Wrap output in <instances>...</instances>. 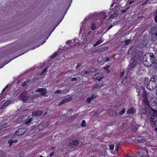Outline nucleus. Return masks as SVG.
I'll return each instance as SVG.
<instances>
[{
    "mask_svg": "<svg viewBox=\"0 0 157 157\" xmlns=\"http://www.w3.org/2000/svg\"><path fill=\"white\" fill-rule=\"evenodd\" d=\"M157 87V75H153L148 83L147 88L150 90H152Z\"/></svg>",
    "mask_w": 157,
    "mask_h": 157,
    "instance_id": "f257e3e1",
    "label": "nucleus"
},
{
    "mask_svg": "<svg viewBox=\"0 0 157 157\" xmlns=\"http://www.w3.org/2000/svg\"><path fill=\"white\" fill-rule=\"evenodd\" d=\"M147 59L152 63V64H155L157 66V60L155 59L154 54L151 53H147L144 56V59Z\"/></svg>",
    "mask_w": 157,
    "mask_h": 157,
    "instance_id": "f03ea898",
    "label": "nucleus"
},
{
    "mask_svg": "<svg viewBox=\"0 0 157 157\" xmlns=\"http://www.w3.org/2000/svg\"><path fill=\"white\" fill-rule=\"evenodd\" d=\"M151 39L152 41L157 42V26H155L152 28L150 31Z\"/></svg>",
    "mask_w": 157,
    "mask_h": 157,
    "instance_id": "7ed1b4c3",
    "label": "nucleus"
},
{
    "mask_svg": "<svg viewBox=\"0 0 157 157\" xmlns=\"http://www.w3.org/2000/svg\"><path fill=\"white\" fill-rule=\"evenodd\" d=\"M139 61L136 60L134 58L132 57L130 60V62L128 65L129 69H132L135 67Z\"/></svg>",
    "mask_w": 157,
    "mask_h": 157,
    "instance_id": "20e7f679",
    "label": "nucleus"
},
{
    "mask_svg": "<svg viewBox=\"0 0 157 157\" xmlns=\"http://www.w3.org/2000/svg\"><path fill=\"white\" fill-rule=\"evenodd\" d=\"M20 99L24 102H25L28 99V97L27 95V94L25 92H22L19 96Z\"/></svg>",
    "mask_w": 157,
    "mask_h": 157,
    "instance_id": "39448f33",
    "label": "nucleus"
},
{
    "mask_svg": "<svg viewBox=\"0 0 157 157\" xmlns=\"http://www.w3.org/2000/svg\"><path fill=\"white\" fill-rule=\"evenodd\" d=\"M143 101L146 105H148L149 104L148 99L147 98V93L145 92L142 94Z\"/></svg>",
    "mask_w": 157,
    "mask_h": 157,
    "instance_id": "423d86ee",
    "label": "nucleus"
},
{
    "mask_svg": "<svg viewBox=\"0 0 157 157\" xmlns=\"http://www.w3.org/2000/svg\"><path fill=\"white\" fill-rule=\"evenodd\" d=\"M79 143L78 140L72 141L71 142L69 143L68 146L71 147H74L77 146Z\"/></svg>",
    "mask_w": 157,
    "mask_h": 157,
    "instance_id": "0eeeda50",
    "label": "nucleus"
},
{
    "mask_svg": "<svg viewBox=\"0 0 157 157\" xmlns=\"http://www.w3.org/2000/svg\"><path fill=\"white\" fill-rule=\"evenodd\" d=\"M26 131L24 128H19L17 130H16L15 134L17 136H20L24 134Z\"/></svg>",
    "mask_w": 157,
    "mask_h": 157,
    "instance_id": "6e6552de",
    "label": "nucleus"
},
{
    "mask_svg": "<svg viewBox=\"0 0 157 157\" xmlns=\"http://www.w3.org/2000/svg\"><path fill=\"white\" fill-rule=\"evenodd\" d=\"M36 91L37 92H39L40 93V94L42 96H44L47 93V90L44 88H39L37 89Z\"/></svg>",
    "mask_w": 157,
    "mask_h": 157,
    "instance_id": "1a4fd4ad",
    "label": "nucleus"
},
{
    "mask_svg": "<svg viewBox=\"0 0 157 157\" xmlns=\"http://www.w3.org/2000/svg\"><path fill=\"white\" fill-rule=\"evenodd\" d=\"M141 56L142 53L141 52H139L138 53H136L135 55L132 56V57L135 59L136 60L139 61Z\"/></svg>",
    "mask_w": 157,
    "mask_h": 157,
    "instance_id": "9d476101",
    "label": "nucleus"
},
{
    "mask_svg": "<svg viewBox=\"0 0 157 157\" xmlns=\"http://www.w3.org/2000/svg\"><path fill=\"white\" fill-rule=\"evenodd\" d=\"M43 113L42 111H35L32 113V116L34 117L40 116Z\"/></svg>",
    "mask_w": 157,
    "mask_h": 157,
    "instance_id": "9b49d317",
    "label": "nucleus"
},
{
    "mask_svg": "<svg viewBox=\"0 0 157 157\" xmlns=\"http://www.w3.org/2000/svg\"><path fill=\"white\" fill-rule=\"evenodd\" d=\"M71 100V98H67L63 99L59 104V105L60 106L65 103L70 101Z\"/></svg>",
    "mask_w": 157,
    "mask_h": 157,
    "instance_id": "f8f14e48",
    "label": "nucleus"
},
{
    "mask_svg": "<svg viewBox=\"0 0 157 157\" xmlns=\"http://www.w3.org/2000/svg\"><path fill=\"white\" fill-rule=\"evenodd\" d=\"M143 64L146 67H149L152 65V63L151 61H148L147 59H144V57L143 58Z\"/></svg>",
    "mask_w": 157,
    "mask_h": 157,
    "instance_id": "ddd939ff",
    "label": "nucleus"
},
{
    "mask_svg": "<svg viewBox=\"0 0 157 157\" xmlns=\"http://www.w3.org/2000/svg\"><path fill=\"white\" fill-rule=\"evenodd\" d=\"M136 112V110L133 107H132L126 111V113L127 114H134Z\"/></svg>",
    "mask_w": 157,
    "mask_h": 157,
    "instance_id": "4468645a",
    "label": "nucleus"
},
{
    "mask_svg": "<svg viewBox=\"0 0 157 157\" xmlns=\"http://www.w3.org/2000/svg\"><path fill=\"white\" fill-rule=\"evenodd\" d=\"M103 78V76H101L99 74H97L93 76V78L94 79L98 80L99 82L100 81L101 79Z\"/></svg>",
    "mask_w": 157,
    "mask_h": 157,
    "instance_id": "2eb2a0df",
    "label": "nucleus"
},
{
    "mask_svg": "<svg viewBox=\"0 0 157 157\" xmlns=\"http://www.w3.org/2000/svg\"><path fill=\"white\" fill-rule=\"evenodd\" d=\"M66 43L68 45L69 44L70 47L71 48L77 45L76 43L75 40H74L72 43V41L68 40L66 42Z\"/></svg>",
    "mask_w": 157,
    "mask_h": 157,
    "instance_id": "dca6fc26",
    "label": "nucleus"
},
{
    "mask_svg": "<svg viewBox=\"0 0 157 157\" xmlns=\"http://www.w3.org/2000/svg\"><path fill=\"white\" fill-rule=\"evenodd\" d=\"M137 141L138 143H137L138 146H139L140 147H142L141 146H140V144L143 143L144 141L143 138L141 137H140L137 139Z\"/></svg>",
    "mask_w": 157,
    "mask_h": 157,
    "instance_id": "f3484780",
    "label": "nucleus"
},
{
    "mask_svg": "<svg viewBox=\"0 0 157 157\" xmlns=\"http://www.w3.org/2000/svg\"><path fill=\"white\" fill-rule=\"evenodd\" d=\"M17 140H13L12 139L9 140L8 141V143L9 144L10 147L11 146L13 143H17Z\"/></svg>",
    "mask_w": 157,
    "mask_h": 157,
    "instance_id": "a211bd4d",
    "label": "nucleus"
},
{
    "mask_svg": "<svg viewBox=\"0 0 157 157\" xmlns=\"http://www.w3.org/2000/svg\"><path fill=\"white\" fill-rule=\"evenodd\" d=\"M17 121L19 122L25 123L26 121V119L25 118V117H21L18 119Z\"/></svg>",
    "mask_w": 157,
    "mask_h": 157,
    "instance_id": "6ab92c4d",
    "label": "nucleus"
},
{
    "mask_svg": "<svg viewBox=\"0 0 157 157\" xmlns=\"http://www.w3.org/2000/svg\"><path fill=\"white\" fill-rule=\"evenodd\" d=\"M103 42V40H102L101 39L99 40H98L96 43L94 45V47H96L101 44Z\"/></svg>",
    "mask_w": 157,
    "mask_h": 157,
    "instance_id": "aec40b11",
    "label": "nucleus"
},
{
    "mask_svg": "<svg viewBox=\"0 0 157 157\" xmlns=\"http://www.w3.org/2000/svg\"><path fill=\"white\" fill-rule=\"evenodd\" d=\"M33 120V118L32 117H30L29 119V117L28 118H26V121L25 122V124H27L29 123Z\"/></svg>",
    "mask_w": 157,
    "mask_h": 157,
    "instance_id": "412c9836",
    "label": "nucleus"
},
{
    "mask_svg": "<svg viewBox=\"0 0 157 157\" xmlns=\"http://www.w3.org/2000/svg\"><path fill=\"white\" fill-rule=\"evenodd\" d=\"M89 73L90 71L89 70H86L82 72V75L84 76H85L86 75L88 76V75H86V74H89Z\"/></svg>",
    "mask_w": 157,
    "mask_h": 157,
    "instance_id": "4be33fe9",
    "label": "nucleus"
},
{
    "mask_svg": "<svg viewBox=\"0 0 157 157\" xmlns=\"http://www.w3.org/2000/svg\"><path fill=\"white\" fill-rule=\"evenodd\" d=\"M96 28V24L95 23H92L90 29L92 30L95 29Z\"/></svg>",
    "mask_w": 157,
    "mask_h": 157,
    "instance_id": "5701e85b",
    "label": "nucleus"
},
{
    "mask_svg": "<svg viewBox=\"0 0 157 157\" xmlns=\"http://www.w3.org/2000/svg\"><path fill=\"white\" fill-rule=\"evenodd\" d=\"M155 117L153 115L149 118V120L151 123H152L154 122L155 119Z\"/></svg>",
    "mask_w": 157,
    "mask_h": 157,
    "instance_id": "b1692460",
    "label": "nucleus"
},
{
    "mask_svg": "<svg viewBox=\"0 0 157 157\" xmlns=\"http://www.w3.org/2000/svg\"><path fill=\"white\" fill-rule=\"evenodd\" d=\"M153 115L155 117H157V110L154 109H152Z\"/></svg>",
    "mask_w": 157,
    "mask_h": 157,
    "instance_id": "393cba45",
    "label": "nucleus"
},
{
    "mask_svg": "<svg viewBox=\"0 0 157 157\" xmlns=\"http://www.w3.org/2000/svg\"><path fill=\"white\" fill-rule=\"evenodd\" d=\"M29 81L26 80L23 82L21 84V85L22 86H26L29 83Z\"/></svg>",
    "mask_w": 157,
    "mask_h": 157,
    "instance_id": "a878e982",
    "label": "nucleus"
},
{
    "mask_svg": "<svg viewBox=\"0 0 157 157\" xmlns=\"http://www.w3.org/2000/svg\"><path fill=\"white\" fill-rule=\"evenodd\" d=\"M125 111V110L124 108H123L122 110L119 112V115H121L124 114Z\"/></svg>",
    "mask_w": 157,
    "mask_h": 157,
    "instance_id": "bb28decb",
    "label": "nucleus"
},
{
    "mask_svg": "<svg viewBox=\"0 0 157 157\" xmlns=\"http://www.w3.org/2000/svg\"><path fill=\"white\" fill-rule=\"evenodd\" d=\"M154 127L155 128V130L157 131V119L154 121Z\"/></svg>",
    "mask_w": 157,
    "mask_h": 157,
    "instance_id": "cd10ccee",
    "label": "nucleus"
},
{
    "mask_svg": "<svg viewBox=\"0 0 157 157\" xmlns=\"http://www.w3.org/2000/svg\"><path fill=\"white\" fill-rule=\"evenodd\" d=\"M110 67L109 65H108L105 66L104 69L107 71V73H109L110 72V71L109 69V68Z\"/></svg>",
    "mask_w": 157,
    "mask_h": 157,
    "instance_id": "c85d7f7f",
    "label": "nucleus"
},
{
    "mask_svg": "<svg viewBox=\"0 0 157 157\" xmlns=\"http://www.w3.org/2000/svg\"><path fill=\"white\" fill-rule=\"evenodd\" d=\"M86 126V121L84 120H83L82 121V123L81 124V126L82 127H84Z\"/></svg>",
    "mask_w": 157,
    "mask_h": 157,
    "instance_id": "c756f323",
    "label": "nucleus"
},
{
    "mask_svg": "<svg viewBox=\"0 0 157 157\" xmlns=\"http://www.w3.org/2000/svg\"><path fill=\"white\" fill-rule=\"evenodd\" d=\"M48 68V67H46V68H44L43 70L41 72L40 74V75H43V74H44Z\"/></svg>",
    "mask_w": 157,
    "mask_h": 157,
    "instance_id": "7c9ffc66",
    "label": "nucleus"
},
{
    "mask_svg": "<svg viewBox=\"0 0 157 157\" xmlns=\"http://www.w3.org/2000/svg\"><path fill=\"white\" fill-rule=\"evenodd\" d=\"M57 55V52H55L51 56L50 58H53L55 57Z\"/></svg>",
    "mask_w": 157,
    "mask_h": 157,
    "instance_id": "2f4dec72",
    "label": "nucleus"
},
{
    "mask_svg": "<svg viewBox=\"0 0 157 157\" xmlns=\"http://www.w3.org/2000/svg\"><path fill=\"white\" fill-rule=\"evenodd\" d=\"M152 104L153 106H155L156 107H157V99L152 102Z\"/></svg>",
    "mask_w": 157,
    "mask_h": 157,
    "instance_id": "473e14b6",
    "label": "nucleus"
},
{
    "mask_svg": "<svg viewBox=\"0 0 157 157\" xmlns=\"http://www.w3.org/2000/svg\"><path fill=\"white\" fill-rule=\"evenodd\" d=\"M92 100V99L90 97L87 98L86 101L88 103H90Z\"/></svg>",
    "mask_w": 157,
    "mask_h": 157,
    "instance_id": "72a5a7b5",
    "label": "nucleus"
},
{
    "mask_svg": "<svg viewBox=\"0 0 157 157\" xmlns=\"http://www.w3.org/2000/svg\"><path fill=\"white\" fill-rule=\"evenodd\" d=\"M55 154V151H53L51 153L50 155L49 156H48V157H51L52 156L54 155Z\"/></svg>",
    "mask_w": 157,
    "mask_h": 157,
    "instance_id": "f704fd0d",
    "label": "nucleus"
},
{
    "mask_svg": "<svg viewBox=\"0 0 157 157\" xmlns=\"http://www.w3.org/2000/svg\"><path fill=\"white\" fill-rule=\"evenodd\" d=\"M114 147V146L113 144H111L109 145V148L111 150L113 149Z\"/></svg>",
    "mask_w": 157,
    "mask_h": 157,
    "instance_id": "c9c22d12",
    "label": "nucleus"
},
{
    "mask_svg": "<svg viewBox=\"0 0 157 157\" xmlns=\"http://www.w3.org/2000/svg\"><path fill=\"white\" fill-rule=\"evenodd\" d=\"M124 74V72L123 71H121L120 73V77L122 78Z\"/></svg>",
    "mask_w": 157,
    "mask_h": 157,
    "instance_id": "e433bc0d",
    "label": "nucleus"
},
{
    "mask_svg": "<svg viewBox=\"0 0 157 157\" xmlns=\"http://www.w3.org/2000/svg\"><path fill=\"white\" fill-rule=\"evenodd\" d=\"M130 41V40H125V43L127 45H128L129 44Z\"/></svg>",
    "mask_w": 157,
    "mask_h": 157,
    "instance_id": "4c0bfd02",
    "label": "nucleus"
},
{
    "mask_svg": "<svg viewBox=\"0 0 157 157\" xmlns=\"http://www.w3.org/2000/svg\"><path fill=\"white\" fill-rule=\"evenodd\" d=\"M129 7L127 8L126 10L125 9H123L121 11V12L122 13H125L126 11V10L128 9Z\"/></svg>",
    "mask_w": 157,
    "mask_h": 157,
    "instance_id": "58836bf2",
    "label": "nucleus"
},
{
    "mask_svg": "<svg viewBox=\"0 0 157 157\" xmlns=\"http://www.w3.org/2000/svg\"><path fill=\"white\" fill-rule=\"evenodd\" d=\"M109 59H110V58L109 57H108L105 58L104 59V61L105 62H106L108 61H109Z\"/></svg>",
    "mask_w": 157,
    "mask_h": 157,
    "instance_id": "ea45409f",
    "label": "nucleus"
},
{
    "mask_svg": "<svg viewBox=\"0 0 157 157\" xmlns=\"http://www.w3.org/2000/svg\"><path fill=\"white\" fill-rule=\"evenodd\" d=\"M61 90H57L55 92V94H59L60 93H61Z\"/></svg>",
    "mask_w": 157,
    "mask_h": 157,
    "instance_id": "a19ab883",
    "label": "nucleus"
},
{
    "mask_svg": "<svg viewBox=\"0 0 157 157\" xmlns=\"http://www.w3.org/2000/svg\"><path fill=\"white\" fill-rule=\"evenodd\" d=\"M156 15L155 17V22L157 23V11L156 12Z\"/></svg>",
    "mask_w": 157,
    "mask_h": 157,
    "instance_id": "79ce46f5",
    "label": "nucleus"
},
{
    "mask_svg": "<svg viewBox=\"0 0 157 157\" xmlns=\"http://www.w3.org/2000/svg\"><path fill=\"white\" fill-rule=\"evenodd\" d=\"M115 14H112L111 15L110 18H109V19H111V18H112V19H114V18L115 17Z\"/></svg>",
    "mask_w": 157,
    "mask_h": 157,
    "instance_id": "37998d69",
    "label": "nucleus"
},
{
    "mask_svg": "<svg viewBox=\"0 0 157 157\" xmlns=\"http://www.w3.org/2000/svg\"><path fill=\"white\" fill-rule=\"evenodd\" d=\"M90 97L91 98L92 100H93L96 97L95 96V95L94 94H92L91 96Z\"/></svg>",
    "mask_w": 157,
    "mask_h": 157,
    "instance_id": "c03bdc74",
    "label": "nucleus"
},
{
    "mask_svg": "<svg viewBox=\"0 0 157 157\" xmlns=\"http://www.w3.org/2000/svg\"><path fill=\"white\" fill-rule=\"evenodd\" d=\"M8 101H6V102H5L3 105L2 106V107H3V106H6L8 105Z\"/></svg>",
    "mask_w": 157,
    "mask_h": 157,
    "instance_id": "a18cd8bd",
    "label": "nucleus"
},
{
    "mask_svg": "<svg viewBox=\"0 0 157 157\" xmlns=\"http://www.w3.org/2000/svg\"><path fill=\"white\" fill-rule=\"evenodd\" d=\"M119 144H117L116 146V147H115V150H116V151H118L119 149Z\"/></svg>",
    "mask_w": 157,
    "mask_h": 157,
    "instance_id": "49530a36",
    "label": "nucleus"
},
{
    "mask_svg": "<svg viewBox=\"0 0 157 157\" xmlns=\"http://www.w3.org/2000/svg\"><path fill=\"white\" fill-rule=\"evenodd\" d=\"M77 80V78H71V81H76Z\"/></svg>",
    "mask_w": 157,
    "mask_h": 157,
    "instance_id": "de8ad7c7",
    "label": "nucleus"
},
{
    "mask_svg": "<svg viewBox=\"0 0 157 157\" xmlns=\"http://www.w3.org/2000/svg\"><path fill=\"white\" fill-rule=\"evenodd\" d=\"M81 65V63H78L77 64V66H76V69L78 68Z\"/></svg>",
    "mask_w": 157,
    "mask_h": 157,
    "instance_id": "09e8293b",
    "label": "nucleus"
},
{
    "mask_svg": "<svg viewBox=\"0 0 157 157\" xmlns=\"http://www.w3.org/2000/svg\"><path fill=\"white\" fill-rule=\"evenodd\" d=\"M40 127H43V126L41 124H39L38 126V128L39 130H40Z\"/></svg>",
    "mask_w": 157,
    "mask_h": 157,
    "instance_id": "8fccbe9b",
    "label": "nucleus"
},
{
    "mask_svg": "<svg viewBox=\"0 0 157 157\" xmlns=\"http://www.w3.org/2000/svg\"><path fill=\"white\" fill-rule=\"evenodd\" d=\"M113 27V25H111L109 26L108 29H107V30H109L110 29H111Z\"/></svg>",
    "mask_w": 157,
    "mask_h": 157,
    "instance_id": "3c124183",
    "label": "nucleus"
},
{
    "mask_svg": "<svg viewBox=\"0 0 157 157\" xmlns=\"http://www.w3.org/2000/svg\"><path fill=\"white\" fill-rule=\"evenodd\" d=\"M134 2V1H130L129 2V4H131Z\"/></svg>",
    "mask_w": 157,
    "mask_h": 157,
    "instance_id": "603ef678",
    "label": "nucleus"
},
{
    "mask_svg": "<svg viewBox=\"0 0 157 157\" xmlns=\"http://www.w3.org/2000/svg\"><path fill=\"white\" fill-rule=\"evenodd\" d=\"M125 157H132V156L131 155H128V154Z\"/></svg>",
    "mask_w": 157,
    "mask_h": 157,
    "instance_id": "864d4df0",
    "label": "nucleus"
},
{
    "mask_svg": "<svg viewBox=\"0 0 157 157\" xmlns=\"http://www.w3.org/2000/svg\"><path fill=\"white\" fill-rule=\"evenodd\" d=\"M56 148V147H51V150H54L55 148Z\"/></svg>",
    "mask_w": 157,
    "mask_h": 157,
    "instance_id": "5fc2aeb1",
    "label": "nucleus"
},
{
    "mask_svg": "<svg viewBox=\"0 0 157 157\" xmlns=\"http://www.w3.org/2000/svg\"><path fill=\"white\" fill-rule=\"evenodd\" d=\"M98 85L97 84H96L94 86V87L95 88H96L98 87Z\"/></svg>",
    "mask_w": 157,
    "mask_h": 157,
    "instance_id": "6e6d98bb",
    "label": "nucleus"
},
{
    "mask_svg": "<svg viewBox=\"0 0 157 157\" xmlns=\"http://www.w3.org/2000/svg\"><path fill=\"white\" fill-rule=\"evenodd\" d=\"M106 18V17H103V20H105V19Z\"/></svg>",
    "mask_w": 157,
    "mask_h": 157,
    "instance_id": "4d7b16f0",
    "label": "nucleus"
},
{
    "mask_svg": "<svg viewBox=\"0 0 157 157\" xmlns=\"http://www.w3.org/2000/svg\"><path fill=\"white\" fill-rule=\"evenodd\" d=\"M7 86H6V87H5V88H4V89L3 90H2V91H3H3H4L5 90V89L6 88V87H7Z\"/></svg>",
    "mask_w": 157,
    "mask_h": 157,
    "instance_id": "13d9d810",
    "label": "nucleus"
},
{
    "mask_svg": "<svg viewBox=\"0 0 157 157\" xmlns=\"http://www.w3.org/2000/svg\"><path fill=\"white\" fill-rule=\"evenodd\" d=\"M39 157H43V156L42 155H40Z\"/></svg>",
    "mask_w": 157,
    "mask_h": 157,
    "instance_id": "bf43d9fd",
    "label": "nucleus"
},
{
    "mask_svg": "<svg viewBox=\"0 0 157 157\" xmlns=\"http://www.w3.org/2000/svg\"><path fill=\"white\" fill-rule=\"evenodd\" d=\"M113 3L112 4V5H111V7L112 6H113Z\"/></svg>",
    "mask_w": 157,
    "mask_h": 157,
    "instance_id": "052dcab7",
    "label": "nucleus"
},
{
    "mask_svg": "<svg viewBox=\"0 0 157 157\" xmlns=\"http://www.w3.org/2000/svg\"><path fill=\"white\" fill-rule=\"evenodd\" d=\"M93 157H97V156L95 155H94Z\"/></svg>",
    "mask_w": 157,
    "mask_h": 157,
    "instance_id": "680f3d73",
    "label": "nucleus"
},
{
    "mask_svg": "<svg viewBox=\"0 0 157 157\" xmlns=\"http://www.w3.org/2000/svg\"><path fill=\"white\" fill-rule=\"evenodd\" d=\"M13 59H11V60H10L9 61V62H8V63H9L10 61H11Z\"/></svg>",
    "mask_w": 157,
    "mask_h": 157,
    "instance_id": "e2e57ef3",
    "label": "nucleus"
},
{
    "mask_svg": "<svg viewBox=\"0 0 157 157\" xmlns=\"http://www.w3.org/2000/svg\"><path fill=\"white\" fill-rule=\"evenodd\" d=\"M22 55V54H21V55H19V56H20V55Z\"/></svg>",
    "mask_w": 157,
    "mask_h": 157,
    "instance_id": "0e129e2a",
    "label": "nucleus"
}]
</instances>
